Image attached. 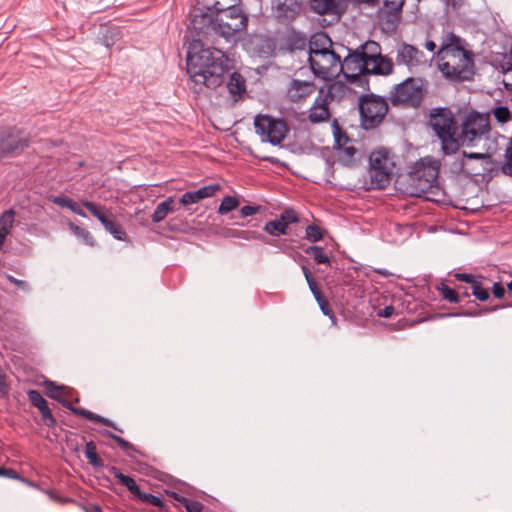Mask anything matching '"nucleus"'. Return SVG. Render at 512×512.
I'll return each instance as SVG.
<instances>
[{"label":"nucleus","instance_id":"obj_1","mask_svg":"<svg viewBox=\"0 0 512 512\" xmlns=\"http://www.w3.org/2000/svg\"><path fill=\"white\" fill-rule=\"evenodd\" d=\"M237 2L238 0H215L212 4L206 3L203 8L196 9L191 28L198 36L214 33L226 40L245 31L248 18L236 5Z\"/></svg>","mask_w":512,"mask_h":512},{"label":"nucleus","instance_id":"obj_2","mask_svg":"<svg viewBox=\"0 0 512 512\" xmlns=\"http://www.w3.org/2000/svg\"><path fill=\"white\" fill-rule=\"evenodd\" d=\"M228 58L216 48H204L200 39L193 40L187 51V72L194 83V90L204 87L216 89L225 80Z\"/></svg>","mask_w":512,"mask_h":512},{"label":"nucleus","instance_id":"obj_3","mask_svg":"<svg viewBox=\"0 0 512 512\" xmlns=\"http://www.w3.org/2000/svg\"><path fill=\"white\" fill-rule=\"evenodd\" d=\"M435 61L442 76L452 82L470 80L475 72L474 53L463 38L452 32L443 35Z\"/></svg>","mask_w":512,"mask_h":512},{"label":"nucleus","instance_id":"obj_4","mask_svg":"<svg viewBox=\"0 0 512 512\" xmlns=\"http://www.w3.org/2000/svg\"><path fill=\"white\" fill-rule=\"evenodd\" d=\"M429 125L440 140L444 154L451 155L459 150L458 126L454 115L449 109H433L430 112Z\"/></svg>","mask_w":512,"mask_h":512},{"label":"nucleus","instance_id":"obj_5","mask_svg":"<svg viewBox=\"0 0 512 512\" xmlns=\"http://www.w3.org/2000/svg\"><path fill=\"white\" fill-rule=\"evenodd\" d=\"M371 182L377 188H384L390 182L394 161L387 149L374 151L369 157Z\"/></svg>","mask_w":512,"mask_h":512},{"label":"nucleus","instance_id":"obj_6","mask_svg":"<svg viewBox=\"0 0 512 512\" xmlns=\"http://www.w3.org/2000/svg\"><path fill=\"white\" fill-rule=\"evenodd\" d=\"M362 126L372 129L378 126L388 111L384 98L375 95H363L359 103Z\"/></svg>","mask_w":512,"mask_h":512},{"label":"nucleus","instance_id":"obj_7","mask_svg":"<svg viewBox=\"0 0 512 512\" xmlns=\"http://www.w3.org/2000/svg\"><path fill=\"white\" fill-rule=\"evenodd\" d=\"M254 127L261 140L272 145L280 144L288 132V126L284 120L269 115H257Z\"/></svg>","mask_w":512,"mask_h":512},{"label":"nucleus","instance_id":"obj_8","mask_svg":"<svg viewBox=\"0 0 512 512\" xmlns=\"http://www.w3.org/2000/svg\"><path fill=\"white\" fill-rule=\"evenodd\" d=\"M370 66L375 75H389L393 71V61L381 54V47L375 41H367L356 49Z\"/></svg>","mask_w":512,"mask_h":512},{"label":"nucleus","instance_id":"obj_9","mask_svg":"<svg viewBox=\"0 0 512 512\" xmlns=\"http://www.w3.org/2000/svg\"><path fill=\"white\" fill-rule=\"evenodd\" d=\"M309 63L312 72L324 80H331L341 73V57L335 50L315 54L309 58Z\"/></svg>","mask_w":512,"mask_h":512},{"label":"nucleus","instance_id":"obj_10","mask_svg":"<svg viewBox=\"0 0 512 512\" xmlns=\"http://www.w3.org/2000/svg\"><path fill=\"white\" fill-rule=\"evenodd\" d=\"M395 61L398 66L406 67L411 73H418L428 66L427 55L419 48L401 43L396 48Z\"/></svg>","mask_w":512,"mask_h":512},{"label":"nucleus","instance_id":"obj_11","mask_svg":"<svg viewBox=\"0 0 512 512\" xmlns=\"http://www.w3.org/2000/svg\"><path fill=\"white\" fill-rule=\"evenodd\" d=\"M489 131L488 119L479 113H471L462 125L461 143L471 146Z\"/></svg>","mask_w":512,"mask_h":512},{"label":"nucleus","instance_id":"obj_12","mask_svg":"<svg viewBox=\"0 0 512 512\" xmlns=\"http://www.w3.org/2000/svg\"><path fill=\"white\" fill-rule=\"evenodd\" d=\"M440 169L439 160L427 156L417 161L411 171L413 179L418 180L424 188L432 187L438 179Z\"/></svg>","mask_w":512,"mask_h":512},{"label":"nucleus","instance_id":"obj_13","mask_svg":"<svg viewBox=\"0 0 512 512\" xmlns=\"http://www.w3.org/2000/svg\"><path fill=\"white\" fill-rule=\"evenodd\" d=\"M346 87L342 83H334L331 85L329 92L324 94L323 90H320L316 97L313 105L309 109L308 119L311 123L317 124L327 122L330 119V111L328 108V98L330 95H334L336 91L345 93Z\"/></svg>","mask_w":512,"mask_h":512},{"label":"nucleus","instance_id":"obj_14","mask_svg":"<svg viewBox=\"0 0 512 512\" xmlns=\"http://www.w3.org/2000/svg\"><path fill=\"white\" fill-rule=\"evenodd\" d=\"M421 97L422 91L413 78H408L396 85L390 93V99L393 104L405 103L416 105Z\"/></svg>","mask_w":512,"mask_h":512},{"label":"nucleus","instance_id":"obj_15","mask_svg":"<svg viewBox=\"0 0 512 512\" xmlns=\"http://www.w3.org/2000/svg\"><path fill=\"white\" fill-rule=\"evenodd\" d=\"M490 156L486 153H468L463 151L460 169L464 172L480 175L491 170Z\"/></svg>","mask_w":512,"mask_h":512},{"label":"nucleus","instance_id":"obj_16","mask_svg":"<svg viewBox=\"0 0 512 512\" xmlns=\"http://www.w3.org/2000/svg\"><path fill=\"white\" fill-rule=\"evenodd\" d=\"M361 54L355 50L350 52L343 61H341V72L347 79L356 80L362 74H373L370 66Z\"/></svg>","mask_w":512,"mask_h":512},{"label":"nucleus","instance_id":"obj_17","mask_svg":"<svg viewBox=\"0 0 512 512\" xmlns=\"http://www.w3.org/2000/svg\"><path fill=\"white\" fill-rule=\"evenodd\" d=\"M405 0H383V6L378 11L383 29L394 30L399 22Z\"/></svg>","mask_w":512,"mask_h":512},{"label":"nucleus","instance_id":"obj_18","mask_svg":"<svg viewBox=\"0 0 512 512\" xmlns=\"http://www.w3.org/2000/svg\"><path fill=\"white\" fill-rule=\"evenodd\" d=\"M27 146V136L17 129L11 128L0 133V155L23 150Z\"/></svg>","mask_w":512,"mask_h":512},{"label":"nucleus","instance_id":"obj_19","mask_svg":"<svg viewBox=\"0 0 512 512\" xmlns=\"http://www.w3.org/2000/svg\"><path fill=\"white\" fill-rule=\"evenodd\" d=\"M316 91V85L312 81L293 79L286 88V97L291 102L306 100Z\"/></svg>","mask_w":512,"mask_h":512},{"label":"nucleus","instance_id":"obj_20","mask_svg":"<svg viewBox=\"0 0 512 512\" xmlns=\"http://www.w3.org/2000/svg\"><path fill=\"white\" fill-rule=\"evenodd\" d=\"M303 0H272V11L281 20L294 19L300 12Z\"/></svg>","mask_w":512,"mask_h":512},{"label":"nucleus","instance_id":"obj_21","mask_svg":"<svg viewBox=\"0 0 512 512\" xmlns=\"http://www.w3.org/2000/svg\"><path fill=\"white\" fill-rule=\"evenodd\" d=\"M221 186L219 184H211L204 186L196 191H188L180 198V203L183 206L191 205L200 202L203 199L210 198L219 191Z\"/></svg>","mask_w":512,"mask_h":512},{"label":"nucleus","instance_id":"obj_22","mask_svg":"<svg viewBox=\"0 0 512 512\" xmlns=\"http://www.w3.org/2000/svg\"><path fill=\"white\" fill-rule=\"evenodd\" d=\"M333 50V42L326 33L319 32L312 35L309 41V58L315 54H324Z\"/></svg>","mask_w":512,"mask_h":512},{"label":"nucleus","instance_id":"obj_23","mask_svg":"<svg viewBox=\"0 0 512 512\" xmlns=\"http://www.w3.org/2000/svg\"><path fill=\"white\" fill-rule=\"evenodd\" d=\"M62 405L66 408H68L73 414L77 415V416H81V417H84L90 421H93V422H96V423H101L103 425H106V426H109L115 430H118L120 432H122L121 429H119L114 422H112L111 420L107 419V418H104L98 414H95L91 411H88L84 408H80V407H73L71 405V403L69 401H63L62 402Z\"/></svg>","mask_w":512,"mask_h":512},{"label":"nucleus","instance_id":"obj_24","mask_svg":"<svg viewBox=\"0 0 512 512\" xmlns=\"http://www.w3.org/2000/svg\"><path fill=\"white\" fill-rule=\"evenodd\" d=\"M343 0H311L312 9L318 14H337Z\"/></svg>","mask_w":512,"mask_h":512},{"label":"nucleus","instance_id":"obj_25","mask_svg":"<svg viewBox=\"0 0 512 512\" xmlns=\"http://www.w3.org/2000/svg\"><path fill=\"white\" fill-rule=\"evenodd\" d=\"M229 93L237 101L239 97L246 91L245 79L237 72L231 74L229 82L227 84Z\"/></svg>","mask_w":512,"mask_h":512},{"label":"nucleus","instance_id":"obj_26","mask_svg":"<svg viewBox=\"0 0 512 512\" xmlns=\"http://www.w3.org/2000/svg\"><path fill=\"white\" fill-rule=\"evenodd\" d=\"M109 471L111 474L114 475L115 478L118 479V481L125 486L134 496L138 497L141 495V491L139 486L136 484L135 480L128 476L124 475L118 468L112 466L109 468Z\"/></svg>","mask_w":512,"mask_h":512},{"label":"nucleus","instance_id":"obj_27","mask_svg":"<svg viewBox=\"0 0 512 512\" xmlns=\"http://www.w3.org/2000/svg\"><path fill=\"white\" fill-rule=\"evenodd\" d=\"M109 471L111 474L114 475L115 478L118 479V481L125 486L134 496L138 497L141 495V491L139 486L136 484L135 480L128 476L124 475L118 468L112 466L109 468Z\"/></svg>","mask_w":512,"mask_h":512},{"label":"nucleus","instance_id":"obj_28","mask_svg":"<svg viewBox=\"0 0 512 512\" xmlns=\"http://www.w3.org/2000/svg\"><path fill=\"white\" fill-rule=\"evenodd\" d=\"M173 203H174L173 197H168L166 200L160 202L156 206V208L151 216L152 222L159 223V222L163 221L170 212H173V210H174Z\"/></svg>","mask_w":512,"mask_h":512},{"label":"nucleus","instance_id":"obj_29","mask_svg":"<svg viewBox=\"0 0 512 512\" xmlns=\"http://www.w3.org/2000/svg\"><path fill=\"white\" fill-rule=\"evenodd\" d=\"M81 204L103 225L108 219V211L105 206L92 201H82Z\"/></svg>","mask_w":512,"mask_h":512},{"label":"nucleus","instance_id":"obj_30","mask_svg":"<svg viewBox=\"0 0 512 512\" xmlns=\"http://www.w3.org/2000/svg\"><path fill=\"white\" fill-rule=\"evenodd\" d=\"M16 212L8 209L0 215V233L9 235L15 222Z\"/></svg>","mask_w":512,"mask_h":512},{"label":"nucleus","instance_id":"obj_31","mask_svg":"<svg viewBox=\"0 0 512 512\" xmlns=\"http://www.w3.org/2000/svg\"><path fill=\"white\" fill-rule=\"evenodd\" d=\"M44 387L47 390L48 396L52 399L60 401L61 403L64 401L63 397L67 394V388L64 386H59L55 382L50 380L44 381Z\"/></svg>","mask_w":512,"mask_h":512},{"label":"nucleus","instance_id":"obj_32","mask_svg":"<svg viewBox=\"0 0 512 512\" xmlns=\"http://www.w3.org/2000/svg\"><path fill=\"white\" fill-rule=\"evenodd\" d=\"M70 231L79 238L84 244L88 246H94L96 244L92 234L85 228L79 227L78 225L70 222L68 224Z\"/></svg>","mask_w":512,"mask_h":512},{"label":"nucleus","instance_id":"obj_33","mask_svg":"<svg viewBox=\"0 0 512 512\" xmlns=\"http://www.w3.org/2000/svg\"><path fill=\"white\" fill-rule=\"evenodd\" d=\"M287 228L285 221L278 218L276 220L268 221L264 226V231L270 235L279 236L286 234Z\"/></svg>","mask_w":512,"mask_h":512},{"label":"nucleus","instance_id":"obj_34","mask_svg":"<svg viewBox=\"0 0 512 512\" xmlns=\"http://www.w3.org/2000/svg\"><path fill=\"white\" fill-rule=\"evenodd\" d=\"M104 228L117 240H125L126 233L123 230L122 226L114 221L113 219H108L104 224Z\"/></svg>","mask_w":512,"mask_h":512},{"label":"nucleus","instance_id":"obj_35","mask_svg":"<svg viewBox=\"0 0 512 512\" xmlns=\"http://www.w3.org/2000/svg\"><path fill=\"white\" fill-rule=\"evenodd\" d=\"M305 253L313 255L314 261L318 264H329L330 263V258L325 253L324 248H322L320 246H309L305 250Z\"/></svg>","mask_w":512,"mask_h":512},{"label":"nucleus","instance_id":"obj_36","mask_svg":"<svg viewBox=\"0 0 512 512\" xmlns=\"http://www.w3.org/2000/svg\"><path fill=\"white\" fill-rule=\"evenodd\" d=\"M239 206V201L236 197L233 196H226L222 199L219 208L218 213L221 215L228 214L229 212L233 211Z\"/></svg>","mask_w":512,"mask_h":512},{"label":"nucleus","instance_id":"obj_37","mask_svg":"<svg viewBox=\"0 0 512 512\" xmlns=\"http://www.w3.org/2000/svg\"><path fill=\"white\" fill-rule=\"evenodd\" d=\"M174 498L186 508L187 512H201L203 509V505L199 501L178 496L176 493H174Z\"/></svg>","mask_w":512,"mask_h":512},{"label":"nucleus","instance_id":"obj_38","mask_svg":"<svg viewBox=\"0 0 512 512\" xmlns=\"http://www.w3.org/2000/svg\"><path fill=\"white\" fill-rule=\"evenodd\" d=\"M492 113L497 122L501 125L512 119V111H510L506 106H498L493 109Z\"/></svg>","mask_w":512,"mask_h":512},{"label":"nucleus","instance_id":"obj_39","mask_svg":"<svg viewBox=\"0 0 512 512\" xmlns=\"http://www.w3.org/2000/svg\"><path fill=\"white\" fill-rule=\"evenodd\" d=\"M437 290L439 291L442 298L450 303H458L459 297L457 293L445 283H441Z\"/></svg>","mask_w":512,"mask_h":512},{"label":"nucleus","instance_id":"obj_40","mask_svg":"<svg viewBox=\"0 0 512 512\" xmlns=\"http://www.w3.org/2000/svg\"><path fill=\"white\" fill-rule=\"evenodd\" d=\"M85 456L86 458L88 459V462L94 466V467H99L102 465V461L101 459L99 458V456L97 455V452H96V446L94 445L93 442H88L86 444V449H85Z\"/></svg>","mask_w":512,"mask_h":512},{"label":"nucleus","instance_id":"obj_41","mask_svg":"<svg viewBox=\"0 0 512 512\" xmlns=\"http://www.w3.org/2000/svg\"><path fill=\"white\" fill-rule=\"evenodd\" d=\"M357 150L354 146H346L339 150V159L345 165H351L354 161V156Z\"/></svg>","mask_w":512,"mask_h":512},{"label":"nucleus","instance_id":"obj_42","mask_svg":"<svg viewBox=\"0 0 512 512\" xmlns=\"http://www.w3.org/2000/svg\"><path fill=\"white\" fill-rule=\"evenodd\" d=\"M502 171L503 173L512 176V138L505 149Z\"/></svg>","mask_w":512,"mask_h":512},{"label":"nucleus","instance_id":"obj_43","mask_svg":"<svg viewBox=\"0 0 512 512\" xmlns=\"http://www.w3.org/2000/svg\"><path fill=\"white\" fill-rule=\"evenodd\" d=\"M305 234L306 239L310 242H318L323 239V231L317 225H308Z\"/></svg>","mask_w":512,"mask_h":512},{"label":"nucleus","instance_id":"obj_44","mask_svg":"<svg viewBox=\"0 0 512 512\" xmlns=\"http://www.w3.org/2000/svg\"><path fill=\"white\" fill-rule=\"evenodd\" d=\"M27 396L32 406L36 407L38 410L48 404L44 397L37 390H29L27 392Z\"/></svg>","mask_w":512,"mask_h":512},{"label":"nucleus","instance_id":"obj_45","mask_svg":"<svg viewBox=\"0 0 512 512\" xmlns=\"http://www.w3.org/2000/svg\"><path fill=\"white\" fill-rule=\"evenodd\" d=\"M101 434L103 436L112 438L114 441H116L118 443L120 448L123 449L124 451H128L129 449L133 448V446L128 441H126L125 439H123L122 437H120L118 435L113 434L112 432H110L108 430L101 431Z\"/></svg>","mask_w":512,"mask_h":512},{"label":"nucleus","instance_id":"obj_46","mask_svg":"<svg viewBox=\"0 0 512 512\" xmlns=\"http://www.w3.org/2000/svg\"><path fill=\"white\" fill-rule=\"evenodd\" d=\"M44 424L48 427H53L56 424V420L48 407V404L39 409Z\"/></svg>","mask_w":512,"mask_h":512},{"label":"nucleus","instance_id":"obj_47","mask_svg":"<svg viewBox=\"0 0 512 512\" xmlns=\"http://www.w3.org/2000/svg\"><path fill=\"white\" fill-rule=\"evenodd\" d=\"M472 294L479 300V301H486L489 298V293L487 289H484L481 286V283L477 281L472 286Z\"/></svg>","mask_w":512,"mask_h":512},{"label":"nucleus","instance_id":"obj_48","mask_svg":"<svg viewBox=\"0 0 512 512\" xmlns=\"http://www.w3.org/2000/svg\"><path fill=\"white\" fill-rule=\"evenodd\" d=\"M302 271H303V274L305 276V279L307 281V284L309 286V289L312 293H314L315 291L319 290V288L317 287V284H316V281L315 279L313 278L311 272L309 271V269L306 267V266H302Z\"/></svg>","mask_w":512,"mask_h":512},{"label":"nucleus","instance_id":"obj_49","mask_svg":"<svg viewBox=\"0 0 512 512\" xmlns=\"http://www.w3.org/2000/svg\"><path fill=\"white\" fill-rule=\"evenodd\" d=\"M502 82L505 87L512 88V64L507 63V66H503V79Z\"/></svg>","mask_w":512,"mask_h":512},{"label":"nucleus","instance_id":"obj_50","mask_svg":"<svg viewBox=\"0 0 512 512\" xmlns=\"http://www.w3.org/2000/svg\"><path fill=\"white\" fill-rule=\"evenodd\" d=\"M279 219L285 221V225L288 227L289 224L298 221V216L293 210H285Z\"/></svg>","mask_w":512,"mask_h":512},{"label":"nucleus","instance_id":"obj_51","mask_svg":"<svg viewBox=\"0 0 512 512\" xmlns=\"http://www.w3.org/2000/svg\"><path fill=\"white\" fill-rule=\"evenodd\" d=\"M50 200L61 207L68 208L70 203L72 202V199L66 197V196H51Z\"/></svg>","mask_w":512,"mask_h":512},{"label":"nucleus","instance_id":"obj_52","mask_svg":"<svg viewBox=\"0 0 512 512\" xmlns=\"http://www.w3.org/2000/svg\"><path fill=\"white\" fill-rule=\"evenodd\" d=\"M259 209H260V206L246 205L240 209V215L243 218H246V217L256 214L259 211Z\"/></svg>","mask_w":512,"mask_h":512},{"label":"nucleus","instance_id":"obj_53","mask_svg":"<svg viewBox=\"0 0 512 512\" xmlns=\"http://www.w3.org/2000/svg\"><path fill=\"white\" fill-rule=\"evenodd\" d=\"M138 498H140L141 500H146L155 506L162 505V500L159 497L152 495V494H145V493L141 492V495H139Z\"/></svg>","mask_w":512,"mask_h":512},{"label":"nucleus","instance_id":"obj_54","mask_svg":"<svg viewBox=\"0 0 512 512\" xmlns=\"http://www.w3.org/2000/svg\"><path fill=\"white\" fill-rule=\"evenodd\" d=\"M6 278H7V280L10 283L16 285L17 287H19L23 291H28L29 290V285H28V283L26 281L19 280V279L15 278L12 275H6Z\"/></svg>","mask_w":512,"mask_h":512},{"label":"nucleus","instance_id":"obj_55","mask_svg":"<svg viewBox=\"0 0 512 512\" xmlns=\"http://www.w3.org/2000/svg\"><path fill=\"white\" fill-rule=\"evenodd\" d=\"M395 313V308L392 305L385 306L377 311V316L383 318H390Z\"/></svg>","mask_w":512,"mask_h":512},{"label":"nucleus","instance_id":"obj_56","mask_svg":"<svg viewBox=\"0 0 512 512\" xmlns=\"http://www.w3.org/2000/svg\"><path fill=\"white\" fill-rule=\"evenodd\" d=\"M455 278L459 281L470 283L472 286L477 282L473 275L467 273H457L455 274Z\"/></svg>","mask_w":512,"mask_h":512},{"label":"nucleus","instance_id":"obj_57","mask_svg":"<svg viewBox=\"0 0 512 512\" xmlns=\"http://www.w3.org/2000/svg\"><path fill=\"white\" fill-rule=\"evenodd\" d=\"M321 311L323 312L324 315H327L329 316L332 320H334V314L332 313L331 309L329 308V303L327 300H324L322 301L321 303L318 304Z\"/></svg>","mask_w":512,"mask_h":512},{"label":"nucleus","instance_id":"obj_58","mask_svg":"<svg viewBox=\"0 0 512 512\" xmlns=\"http://www.w3.org/2000/svg\"><path fill=\"white\" fill-rule=\"evenodd\" d=\"M492 292L496 298H503L505 294V289L500 283H495L493 285Z\"/></svg>","mask_w":512,"mask_h":512},{"label":"nucleus","instance_id":"obj_59","mask_svg":"<svg viewBox=\"0 0 512 512\" xmlns=\"http://www.w3.org/2000/svg\"><path fill=\"white\" fill-rule=\"evenodd\" d=\"M0 392L2 394L8 393V386L6 384V376L3 373H0Z\"/></svg>","mask_w":512,"mask_h":512},{"label":"nucleus","instance_id":"obj_60","mask_svg":"<svg viewBox=\"0 0 512 512\" xmlns=\"http://www.w3.org/2000/svg\"><path fill=\"white\" fill-rule=\"evenodd\" d=\"M436 47H437V46H436L435 42H434V41H432V40H428V41H426V42H425V48H426L428 51H430V52H434V51H435V49H436Z\"/></svg>","mask_w":512,"mask_h":512},{"label":"nucleus","instance_id":"obj_61","mask_svg":"<svg viewBox=\"0 0 512 512\" xmlns=\"http://www.w3.org/2000/svg\"><path fill=\"white\" fill-rule=\"evenodd\" d=\"M312 294H313V296H314V298H315V300L317 301V303H318V304H319V303H321L322 301L326 300V299L322 296V294H321L320 290H317V291H315V292H314V293H312Z\"/></svg>","mask_w":512,"mask_h":512},{"label":"nucleus","instance_id":"obj_62","mask_svg":"<svg viewBox=\"0 0 512 512\" xmlns=\"http://www.w3.org/2000/svg\"><path fill=\"white\" fill-rule=\"evenodd\" d=\"M312 294H313V296H314V298H315V300L317 301V303H318V304H319V303H321L322 301L326 300V299L322 296V294H321L320 290H317V291H315V292H314V293H312Z\"/></svg>","mask_w":512,"mask_h":512},{"label":"nucleus","instance_id":"obj_63","mask_svg":"<svg viewBox=\"0 0 512 512\" xmlns=\"http://www.w3.org/2000/svg\"><path fill=\"white\" fill-rule=\"evenodd\" d=\"M312 294H313V296H314V298H315V300L317 301V303H318V304H319V303H321L322 301L326 300V299L322 296V294H321L320 290H317V291H315V292H314V293H312Z\"/></svg>","mask_w":512,"mask_h":512},{"label":"nucleus","instance_id":"obj_64","mask_svg":"<svg viewBox=\"0 0 512 512\" xmlns=\"http://www.w3.org/2000/svg\"><path fill=\"white\" fill-rule=\"evenodd\" d=\"M359 3L366 4L368 6L374 7L378 4L379 0H357Z\"/></svg>","mask_w":512,"mask_h":512}]
</instances>
